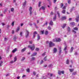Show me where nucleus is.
I'll return each mask as SVG.
<instances>
[{
	"label": "nucleus",
	"instance_id": "obj_49",
	"mask_svg": "<svg viewBox=\"0 0 79 79\" xmlns=\"http://www.w3.org/2000/svg\"><path fill=\"white\" fill-rule=\"evenodd\" d=\"M45 55V52H44L43 54H42V56H44Z\"/></svg>",
	"mask_w": 79,
	"mask_h": 79
},
{
	"label": "nucleus",
	"instance_id": "obj_45",
	"mask_svg": "<svg viewBox=\"0 0 79 79\" xmlns=\"http://www.w3.org/2000/svg\"><path fill=\"white\" fill-rule=\"evenodd\" d=\"M25 57H23L22 58V59H21V60L22 61H24V60H25Z\"/></svg>",
	"mask_w": 79,
	"mask_h": 79
},
{
	"label": "nucleus",
	"instance_id": "obj_39",
	"mask_svg": "<svg viewBox=\"0 0 79 79\" xmlns=\"http://www.w3.org/2000/svg\"><path fill=\"white\" fill-rule=\"evenodd\" d=\"M48 31H46L45 32V35H47V34H48Z\"/></svg>",
	"mask_w": 79,
	"mask_h": 79
},
{
	"label": "nucleus",
	"instance_id": "obj_24",
	"mask_svg": "<svg viewBox=\"0 0 79 79\" xmlns=\"http://www.w3.org/2000/svg\"><path fill=\"white\" fill-rule=\"evenodd\" d=\"M74 30H75V31H78V28L77 27H75L73 28Z\"/></svg>",
	"mask_w": 79,
	"mask_h": 79
},
{
	"label": "nucleus",
	"instance_id": "obj_13",
	"mask_svg": "<svg viewBox=\"0 0 79 79\" xmlns=\"http://www.w3.org/2000/svg\"><path fill=\"white\" fill-rule=\"evenodd\" d=\"M70 24L71 25H72V26H75V24L74 22H73L70 23Z\"/></svg>",
	"mask_w": 79,
	"mask_h": 79
},
{
	"label": "nucleus",
	"instance_id": "obj_2",
	"mask_svg": "<svg viewBox=\"0 0 79 79\" xmlns=\"http://www.w3.org/2000/svg\"><path fill=\"white\" fill-rule=\"evenodd\" d=\"M55 44L54 43H53L52 42L50 41V42L49 43V47H53V46H55Z\"/></svg>",
	"mask_w": 79,
	"mask_h": 79
},
{
	"label": "nucleus",
	"instance_id": "obj_21",
	"mask_svg": "<svg viewBox=\"0 0 79 79\" xmlns=\"http://www.w3.org/2000/svg\"><path fill=\"white\" fill-rule=\"evenodd\" d=\"M3 62L2 61H0V66H2L3 64Z\"/></svg>",
	"mask_w": 79,
	"mask_h": 79
},
{
	"label": "nucleus",
	"instance_id": "obj_33",
	"mask_svg": "<svg viewBox=\"0 0 79 79\" xmlns=\"http://www.w3.org/2000/svg\"><path fill=\"white\" fill-rule=\"evenodd\" d=\"M66 6H64L62 8V9L63 10H66Z\"/></svg>",
	"mask_w": 79,
	"mask_h": 79
},
{
	"label": "nucleus",
	"instance_id": "obj_19",
	"mask_svg": "<svg viewBox=\"0 0 79 79\" xmlns=\"http://www.w3.org/2000/svg\"><path fill=\"white\" fill-rule=\"evenodd\" d=\"M37 40H39L40 39V36H39V35H37Z\"/></svg>",
	"mask_w": 79,
	"mask_h": 79
},
{
	"label": "nucleus",
	"instance_id": "obj_38",
	"mask_svg": "<svg viewBox=\"0 0 79 79\" xmlns=\"http://www.w3.org/2000/svg\"><path fill=\"white\" fill-rule=\"evenodd\" d=\"M48 29L49 30H51V27L50 26H48Z\"/></svg>",
	"mask_w": 79,
	"mask_h": 79
},
{
	"label": "nucleus",
	"instance_id": "obj_53",
	"mask_svg": "<svg viewBox=\"0 0 79 79\" xmlns=\"http://www.w3.org/2000/svg\"><path fill=\"white\" fill-rule=\"evenodd\" d=\"M43 62L44 61H43V60H42L40 62V64H42V63H43Z\"/></svg>",
	"mask_w": 79,
	"mask_h": 79
},
{
	"label": "nucleus",
	"instance_id": "obj_17",
	"mask_svg": "<svg viewBox=\"0 0 79 79\" xmlns=\"http://www.w3.org/2000/svg\"><path fill=\"white\" fill-rule=\"evenodd\" d=\"M16 51H17V49H16V48H15L14 49L13 51H12V53H15V52H16Z\"/></svg>",
	"mask_w": 79,
	"mask_h": 79
},
{
	"label": "nucleus",
	"instance_id": "obj_57",
	"mask_svg": "<svg viewBox=\"0 0 79 79\" xmlns=\"http://www.w3.org/2000/svg\"><path fill=\"white\" fill-rule=\"evenodd\" d=\"M29 43L30 44H31L32 43V41H30L29 42Z\"/></svg>",
	"mask_w": 79,
	"mask_h": 79
},
{
	"label": "nucleus",
	"instance_id": "obj_46",
	"mask_svg": "<svg viewBox=\"0 0 79 79\" xmlns=\"http://www.w3.org/2000/svg\"><path fill=\"white\" fill-rule=\"evenodd\" d=\"M41 32L42 33V34H43L44 32V30L41 31Z\"/></svg>",
	"mask_w": 79,
	"mask_h": 79
},
{
	"label": "nucleus",
	"instance_id": "obj_29",
	"mask_svg": "<svg viewBox=\"0 0 79 79\" xmlns=\"http://www.w3.org/2000/svg\"><path fill=\"white\" fill-rule=\"evenodd\" d=\"M27 72L28 73H29L30 72V70H29V69H26Z\"/></svg>",
	"mask_w": 79,
	"mask_h": 79
},
{
	"label": "nucleus",
	"instance_id": "obj_40",
	"mask_svg": "<svg viewBox=\"0 0 79 79\" xmlns=\"http://www.w3.org/2000/svg\"><path fill=\"white\" fill-rule=\"evenodd\" d=\"M41 3H42L41 2H40L39 5H38V6L39 7L40 6V4H41Z\"/></svg>",
	"mask_w": 79,
	"mask_h": 79
},
{
	"label": "nucleus",
	"instance_id": "obj_59",
	"mask_svg": "<svg viewBox=\"0 0 79 79\" xmlns=\"http://www.w3.org/2000/svg\"><path fill=\"white\" fill-rule=\"evenodd\" d=\"M14 63V61H13V60L10 61V63Z\"/></svg>",
	"mask_w": 79,
	"mask_h": 79
},
{
	"label": "nucleus",
	"instance_id": "obj_16",
	"mask_svg": "<svg viewBox=\"0 0 79 79\" xmlns=\"http://www.w3.org/2000/svg\"><path fill=\"white\" fill-rule=\"evenodd\" d=\"M37 55V53L35 52L31 56H35Z\"/></svg>",
	"mask_w": 79,
	"mask_h": 79
},
{
	"label": "nucleus",
	"instance_id": "obj_60",
	"mask_svg": "<svg viewBox=\"0 0 79 79\" xmlns=\"http://www.w3.org/2000/svg\"><path fill=\"white\" fill-rule=\"evenodd\" d=\"M56 2V0H54V3H55Z\"/></svg>",
	"mask_w": 79,
	"mask_h": 79
},
{
	"label": "nucleus",
	"instance_id": "obj_28",
	"mask_svg": "<svg viewBox=\"0 0 79 79\" xmlns=\"http://www.w3.org/2000/svg\"><path fill=\"white\" fill-rule=\"evenodd\" d=\"M19 27H17V30H16V32H18L19 31Z\"/></svg>",
	"mask_w": 79,
	"mask_h": 79
},
{
	"label": "nucleus",
	"instance_id": "obj_61",
	"mask_svg": "<svg viewBox=\"0 0 79 79\" xmlns=\"http://www.w3.org/2000/svg\"><path fill=\"white\" fill-rule=\"evenodd\" d=\"M53 15V13L52 12L51 13V15Z\"/></svg>",
	"mask_w": 79,
	"mask_h": 79
},
{
	"label": "nucleus",
	"instance_id": "obj_8",
	"mask_svg": "<svg viewBox=\"0 0 79 79\" xmlns=\"http://www.w3.org/2000/svg\"><path fill=\"white\" fill-rule=\"evenodd\" d=\"M66 50H67V46H66L64 49V51L65 52V53H67V52H68V51H66Z\"/></svg>",
	"mask_w": 79,
	"mask_h": 79
},
{
	"label": "nucleus",
	"instance_id": "obj_62",
	"mask_svg": "<svg viewBox=\"0 0 79 79\" xmlns=\"http://www.w3.org/2000/svg\"><path fill=\"white\" fill-rule=\"evenodd\" d=\"M73 8L71 9L70 10V12H71L72 11H73Z\"/></svg>",
	"mask_w": 79,
	"mask_h": 79
},
{
	"label": "nucleus",
	"instance_id": "obj_44",
	"mask_svg": "<svg viewBox=\"0 0 79 79\" xmlns=\"http://www.w3.org/2000/svg\"><path fill=\"white\" fill-rule=\"evenodd\" d=\"M35 59V58H34V57H33L31 59V60L32 61V60H34Z\"/></svg>",
	"mask_w": 79,
	"mask_h": 79
},
{
	"label": "nucleus",
	"instance_id": "obj_41",
	"mask_svg": "<svg viewBox=\"0 0 79 79\" xmlns=\"http://www.w3.org/2000/svg\"><path fill=\"white\" fill-rule=\"evenodd\" d=\"M15 23V22H13L12 23V26H14V24Z\"/></svg>",
	"mask_w": 79,
	"mask_h": 79
},
{
	"label": "nucleus",
	"instance_id": "obj_6",
	"mask_svg": "<svg viewBox=\"0 0 79 79\" xmlns=\"http://www.w3.org/2000/svg\"><path fill=\"white\" fill-rule=\"evenodd\" d=\"M36 34H37V33L36 32V31H35L33 33V38H35V37Z\"/></svg>",
	"mask_w": 79,
	"mask_h": 79
},
{
	"label": "nucleus",
	"instance_id": "obj_35",
	"mask_svg": "<svg viewBox=\"0 0 79 79\" xmlns=\"http://www.w3.org/2000/svg\"><path fill=\"white\" fill-rule=\"evenodd\" d=\"M41 8L42 10H44L45 9V7L43 6L41 7Z\"/></svg>",
	"mask_w": 79,
	"mask_h": 79
},
{
	"label": "nucleus",
	"instance_id": "obj_58",
	"mask_svg": "<svg viewBox=\"0 0 79 79\" xmlns=\"http://www.w3.org/2000/svg\"><path fill=\"white\" fill-rule=\"evenodd\" d=\"M34 25L35 26V27L36 28H38V27H37V26H36V24H34Z\"/></svg>",
	"mask_w": 79,
	"mask_h": 79
},
{
	"label": "nucleus",
	"instance_id": "obj_50",
	"mask_svg": "<svg viewBox=\"0 0 79 79\" xmlns=\"http://www.w3.org/2000/svg\"><path fill=\"white\" fill-rule=\"evenodd\" d=\"M33 74L34 75V76H35V75L36 74V72H33Z\"/></svg>",
	"mask_w": 79,
	"mask_h": 79
},
{
	"label": "nucleus",
	"instance_id": "obj_4",
	"mask_svg": "<svg viewBox=\"0 0 79 79\" xmlns=\"http://www.w3.org/2000/svg\"><path fill=\"white\" fill-rule=\"evenodd\" d=\"M60 42V38H56L53 40V42Z\"/></svg>",
	"mask_w": 79,
	"mask_h": 79
},
{
	"label": "nucleus",
	"instance_id": "obj_12",
	"mask_svg": "<svg viewBox=\"0 0 79 79\" xmlns=\"http://www.w3.org/2000/svg\"><path fill=\"white\" fill-rule=\"evenodd\" d=\"M26 50V48H25L21 50V52H24Z\"/></svg>",
	"mask_w": 79,
	"mask_h": 79
},
{
	"label": "nucleus",
	"instance_id": "obj_18",
	"mask_svg": "<svg viewBox=\"0 0 79 79\" xmlns=\"http://www.w3.org/2000/svg\"><path fill=\"white\" fill-rule=\"evenodd\" d=\"M26 1H25L23 4V6L24 7L26 6Z\"/></svg>",
	"mask_w": 79,
	"mask_h": 79
},
{
	"label": "nucleus",
	"instance_id": "obj_64",
	"mask_svg": "<svg viewBox=\"0 0 79 79\" xmlns=\"http://www.w3.org/2000/svg\"><path fill=\"white\" fill-rule=\"evenodd\" d=\"M55 10H57V7H55Z\"/></svg>",
	"mask_w": 79,
	"mask_h": 79
},
{
	"label": "nucleus",
	"instance_id": "obj_42",
	"mask_svg": "<svg viewBox=\"0 0 79 79\" xmlns=\"http://www.w3.org/2000/svg\"><path fill=\"white\" fill-rule=\"evenodd\" d=\"M11 11H14V9L13 8H11L10 9Z\"/></svg>",
	"mask_w": 79,
	"mask_h": 79
},
{
	"label": "nucleus",
	"instance_id": "obj_3",
	"mask_svg": "<svg viewBox=\"0 0 79 79\" xmlns=\"http://www.w3.org/2000/svg\"><path fill=\"white\" fill-rule=\"evenodd\" d=\"M75 20H76V22L77 23H78L79 21V15L77 14V16H76V18L75 19Z\"/></svg>",
	"mask_w": 79,
	"mask_h": 79
},
{
	"label": "nucleus",
	"instance_id": "obj_1",
	"mask_svg": "<svg viewBox=\"0 0 79 79\" xmlns=\"http://www.w3.org/2000/svg\"><path fill=\"white\" fill-rule=\"evenodd\" d=\"M28 48H29L31 49V50H34L35 48V45H34V44H32L31 46V45H29L28 46Z\"/></svg>",
	"mask_w": 79,
	"mask_h": 79
},
{
	"label": "nucleus",
	"instance_id": "obj_32",
	"mask_svg": "<svg viewBox=\"0 0 79 79\" xmlns=\"http://www.w3.org/2000/svg\"><path fill=\"white\" fill-rule=\"evenodd\" d=\"M8 39V38H4V41H6Z\"/></svg>",
	"mask_w": 79,
	"mask_h": 79
},
{
	"label": "nucleus",
	"instance_id": "obj_25",
	"mask_svg": "<svg viewBox=\"0 0 79 79\" xmlns=\"http://www.w3.org/2000/svg\"><path fill=\"white\" fill-rule=\"evenodd\" d=\"M69 70L70 72H73L74 71V69H69Z\"/></svg>",
	"mask_w": 79,
	"mask_h": 79
},
{
	"label": "nucleus",
	"instance_id": "obj_43",
	"mask_svg": "<svg viewBox=\"0 0 79 79\" xmlns=\"http://www.w3.org/2000/svg\"><path fill=\"white\" fill-rule=\"evenodd\" d=\"M73 75H76V72H73L72 73Z\"/></svg>",
	"mask_w": 79,
	"mask_h": 79
},
{
	"label": "nucleus",
	"instance_id": "obj_10",
	"mask_svg": "<svg viewBox=\"0 0 79 79\" xmlns=\"http://www.w3.org/2000/svg\"><path fill=\"white\" fill-rule=\"evenodd\" d=\"M66 26V24L64 23L62 25V27L64 28V27H65Z\"/></svg>",
	"mask_w": 79,
	"mask_h": 79
},
{
	"label": "nucleus",
	"instance_id": "obj_54",
	"mask_svg": "<svg viewBox=\"0 0 79 79\" xmlns=\"http://www.w3.org/2000/svg\"><path fill=\"white\" fill-rule=\"evenodd\" d=\"M73 32H74L75 34H76V31H74V30H73Z\"/></svg>",
	"mask_w": 79,
	"mask_h": 79
},
{
	"label": "nucleus",
	"instance_id": "obj_47",
	"mask_svg": "<svg viewBox=\"0 0 79 79\" xmlns=\"http://www.w3.org/2000/svg\"><path fill=\"white\" fill-rule=\"evenodd\" d=\"M68 3H71V0H68Z\"/></svg>",
	"mask_w": 79,
	"mask_h": 79
},
{
	"label": "nucleus",
	"instance_id": "obj_63",
	"mask_svg": "<svg viewBox=\"0 0 79 79\" xmlns=\"http://www.w3.org/2000/svg\"><path fill=\"white\" fill-rule=\"evenodd\" d=\"M29 25H30V26H32V23H29Z\"/></svg>",
	"mask_w": 79,
	"mask_h": 79
},
{
	"label": "nucleus",
	"instance_id": "obj_31",
	"mask_svg": "<svg viewBox=\"0 0 79 79\" xmlns=\"http://www.w3.org/2000/svg\"><path fill=\"white\" fill-rule=\"evenodd\" d=\"M56 15H55L53 19V21H55V19H56Z\"/></svg>",
	"mask_w": 79,
	"mask_h": 79
},
{
	"label": "nucleus",
	"instance_id": "obj_5",
	"mask_svg": "<svg viewBox=\"0 0 79 79\" xmlns=\"http://www.w3.org/2000/svg\"><path fill=\"white\" fill-rule=\"evenodd\" d=\"M32 7H30V8L29 9V11H30V15H32Z\"/></svg>",
	"mask_w": 79,
	"mask_h": 79
},
{
	"label": "nucleus",
	"instance_id": "obj_22",
	"mask_svg": "<svg viewBox=\"0 0 79 79\" xmlns=\"http://www.w3.org/2000/svg\"><path fill=\"white\" fill-rule=\"evenodd\" d=\"M53 51H54V53H55L56 52V51H57V50H56V48H54Z\"/></svg>",
	"mask_w": 79,
	"mask_h": 79
},
{
	"label": "nucleus",
	"instance_id": "obj_26",
	"mask_svg": "<svg viewBox=\"0 0 79 79\" xmlns=\"http://www.w3.org/2000/svg\"><path fill=\"white\" fill-rule=\"evenodd\" d=\"M49 24L50 25H53V21H51L50 22V23H49Z\"/></svg>",
	"mask_w": 79,
	"mask_h": 79
},
{
	"label": "nucleus",
	"instance_id": "obj_51",
	"mask_svg": "<svg viewBox=\"0 0 79 79\" xmlns=\"http://www.w3.org/2000/svg\"><path fill=\"white\" fill-rule=\"evenodd\" d=\"M60 53H61V47L60 48Z\"/></svg>",
	"mask_w": 79,
	"mask_h": 79
},
{
	"label": "nucleus",
	"instance_id": "obj_9",
	"mask_svg": "<svg viewBox=\"0 0 79 79\" xmlns=\"http://www.w3.org/2000/svg\"><path fill=\"white\" fill-rule=\"evenodd\" d=\"M26 33H27V35H26V38H27V37H28V36H29V31L28 30H26Z\"/></svg>",
	"mask_w": 79,
	"mask_h": 79
},
{
	"label": "nucleus",
	"instance_id": "obj_37",
	"mask_svg": "<svg viewBox=\"0 0 79 79\" xmlns=\"http://www.w3.org/2000/svg\"><path fill=\"white\" fill-rule=\"evenodd\" d=\"M67 30L68 31H70V28H69V27H67Z\"/></svg>",
	"mask_w": 79,
	"mask_h": 79
},
{
	"label": "nucleus",
	"instance_id": "obj_20",
	"mask_svg": "<svg viewBox=\"0 0 79 79\" xmlns=\"http://www.w3.org/2000/svg\"><path fill=\"white\" fill-rule=\"evenodd\" d=\"M73 49H74V48H73V47H72L70 50V52H72Z\"/></svg>",
	"mask_w": 79,
	"mask_h": 79
},
{
	"label": "nucleus",
	"instance_id": "obj_14",
	"mask_svg": "<svg viewBox=\"0 0 79 79\" xmlns=\"http://www.w3.org/2000/svg\"><path fill=\"white\" fill-rule=\"evenodd\" d=\"M48 76H50L51 77H52V76H55V75H53V74H51L50 73H48Z\"/></svg>",
	"mask_w": 79,
	"mask_h": 79
},
{
	"label": "nucleus",
	"instance_id": "obj_15",
	"mask_svg": "<svg viewBox=\"0 0 79 79\" xmlns=\"http://www.w3.org/2000/svg\"><path fill=\"white\" fill-rule=\"evenodd\" d=\"M66 64H69V60L68 59L66 61Z\"/></svg>",
	"mask_w": 79,
	"mask_h": 79
},
{
	"label": "nucleus",
	"instance_id": "obj_23",
	"mask_svg": "<svg viewBox=\"0 0 79 79\" xmlns=\"http://www.w3.org/2000/svg\"><path fill=\"white\" fill-rule=\"evenodd\" d=\"M62 13L63 14H65V13H66V10H63L62 11Z\"/></svg>",
	"mask_w": 79,
	"mask_h": 79
},
{
	"label": "nucleus",
	"instance_id": "obj_52",
	"mask_svg": "<svg viewBox=\"0 0 79 79\" xmlns=\"http://www.w3.org/2000/svg\"><path fill=\"white\" fill-rule=\"evenodd\" d=\"M22 34H23V33L22 32H20V35H21V36H22Z\"/></svg>",
	"mask_w": 79,
	"mask_h": 79
},
{
	"label": "nucleus",
	"instance_id": "obj_11",
	"mask_svg": "<svg viewBox=\"0 0 79 79\" xmlns=\"http://www.w3.org/2000/svg\"><path fill=\"white\" fill-rule=\"evenodd\" d=\"M64 74V71H60V75L61 74Z\"/></svg>",
	"mask_w": 79,
	"mask_h": 79
},
{
	"label": "nucleus",
	"instance_id": "obj_55",
	"mask_svg": "<svg viewBox=\"0 0 79 79\" xmlns=\"http://www.w3.org/2000/svg\"><path fill=\"white\" fill-rule=\"evenodd\" d=\"M47 24H48V22H46V23H45L44 25H47Z\"/></svg>",
	"mask_w": 79,
	"mask_h": 79
},
{
	"label": "nucleus",
	"instance_id": "obj_36",
	"mask_svg": "<svg viewBox=\"0 0 79 79\" xmlns=\"http://www.w3.org/2000/svg\"><path fill=\"white\" fill-rule=\"evenodd\" d=\"M18 38L16 36H14V40H15L16 39H17Z\"/></svg>",
	"mask_w": 79,
	"mask_h": 79
},
{
	"label": "nucleus",
	"instance_id": "obj_30",
	"mask_svg": "<svg viewBox=\"0 0 79 79\" xmlns=\"http://www.w3.org/2000/svg\"><path fill=\"white\" fill-rule=\"evenodd\" d=\"M47 56H46L44 59V61H46V60H47Z\"/></svg>",
	"mask_w": 79,
	"mask_h": 79
},
{
	"label": "nucleus",
	"instance_id": "obj_7",
	"mask_svg": "<svg viewBox=\"0 0 79 79\" xmlns=\"http://www.w3.org/2000/svg\"><path fill=\"white\" fill-rule=\"evenodd\" d=\"M65 19H66V16L62 17L61 19V20L62 21L64 20Z\"/></svg>",
	"mask_w": 79,
	"mask_h": 79
},
{
	"label": "nucleus",
	"instance_id": "obj_34",
	"mask_svg": "<svg viewBox=\"0 0 79 79\" xmlns=\"http://www.w3.org/2000/svg\"><path fill=\"white\" fill-rule=\"evenodd\" d=\"M63 3H61L60 4V8H62V7H63Z\"/></svg>",
	"mask_w": 79,
	"mask_h": 79
},
{
	"label": "nucleus",
	"instance_id": "obj_27",
	"mask_svg": "<svg viewBox=\"0 0 79 79\" xmlns=\"http://www.w3.org/2000/svg\"><path fill=\"white\" fill-rule=\"evenodd\" d=\"M17 60V57H16L15 56L14 58V62H15V61H16Z\"/></svg>",
	"mask_w": 79,
	"mask_h": 79
},
{
	"label": "nucleus",
	"instance_id": "obj_48",
	"mask_svg": "<svg viewBox=\"0 0 79 79\" xmlns=\"http://www.w3.org/2000/svg\"><path fill=\"white\" fill-rule=\"evenodd\" d=\"M36 51H39V49L38 48H36L35 49Z\"/></svg>",
	"mask_w": 79,
	"mask_h": 79
},
{
	"label": "nucleus",
	"instance_id": "obj_56",
	"mask_svg": "<svg viewBox=\"0 0 79 79\" xmlns=\"http://www.w3.org/2000/svg\"><path fill=\"white\" fill-rule=\"evenodd\" d=\"M15 33V31L14 30H13L12 31V34H14Z\"/></svg>",
	"mask_w": 79,
	"mask_h": 79
}]
</instances>
